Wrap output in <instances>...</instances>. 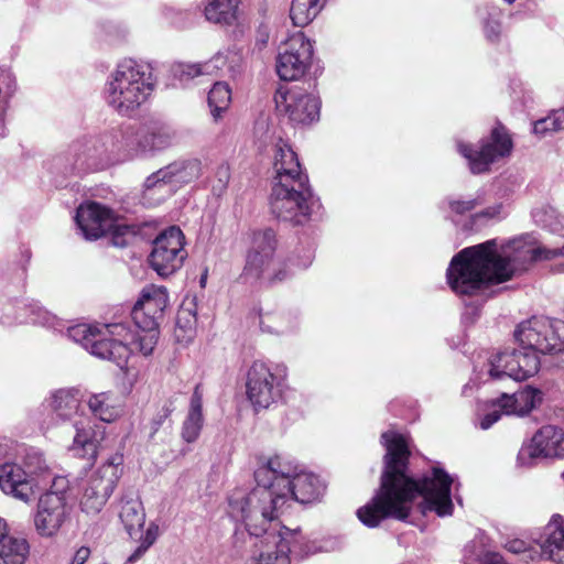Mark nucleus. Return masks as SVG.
Listing matches in <instances>:
<instances>
[{"label":"nucleus","mask_w":564,"mask_h":564,"mask_svg":"<svg viewBox=\"0 0 564 564\" xmlns=\"http://www.w3.org/2000/svg\"><path fill=\"white\" fill-rule=\"evenodd\" d=\"M381 442L387 449L384 470L376 495L357 510L361 523L376 528L389 518L406 521L414 508L423 516L431 511L440 517L452 514V477L434 467L417 482L406 475L410 451L405 437L388 431L382 433Z\"/></svg>","instance_id":"nucleus-1"},{"label":"nucleus","mask_w":564,"mask_h":564,"mask_svg":"<svg viewBox=\"0 0 564 564\" xmlns=\"http://www.w3.org/2000/svg\"><path fill=\"white\" fill-rule=\"evenodd\" d=\"M564 257L560 248L538 246L532 234L499 245L497 239L465 248L451 261L447 282L459 295H473L489 282H505L527 263Z\"/></svg>","instance_id":"nucleus-2"},{"label":"nucleus","mask_w":564,"mask_h":564,"mask_svg":"<svg viewBox=\"0 0 564 564\" xmlns=\"http://www.w3.org/2000/svg\"><path fill=\"white\" fill-rule=\"evenodd\" d=\"M166 305L165 289L148 285L131 312L135 329L123 323L79 324L69 327L67 335L91 355L123 368L131 354L149 356L153 352L159 339V319L162 318Z\"/></svg>","instance_id":"nucleus-3"},{"label":"nucleus","mask_w":564,"mask_h":564,"mask_svg":"<svg viewBox=\"0 0 564 564\" xmlns=\"http://www.w3.org/2000/svg\"><path fill=\"white\" fill-rule=\"evenodd\" d=\"M518 348L494 355L486 365L491 379L525 380L538 373L539 355L564 351V322L533 316L517 325L513 332Z\"/></svg>","instance_id":"nucleus-4"},{"label":"nucleus","mask_w":564,"mask_h":564,"mask_svg":"<svg viewBox=\"0 0 564 564\" xmlns=\"http://www.w3.org/2000/svg\"><path fill=\"white\" fill-rule=\"evenodd\" d=\"M284 506L285 496L278 495L274 485L257 482L251 491L237 489L229 497L230 516L242 521L247 531L254 536H262L281 524L276 519Z\"/></svg>","instance_id":"nucleus-5"},{"label":"nucleus","mask_w":564,"mask_h":564,"mask_svg":"<svg viewBox=\"0 0 564 564\" xmlns=\"http://www.w3.org/2000/svg\"><path fill=\"white\" fill-rule=\"evenodd\" d=\"M254 479L258 484L274 485L278 495L285 496V506L290 501L314 502L324 492V485L317 476L297 473V466L282 455L262 460L254 470Z\"/></svg>","instance_id":"nucleus-6"},{"label":"nucleus","mask_w":564,"mask_h":564,"mask_svg":"<svg viewBox=\"0 0 564 564\" xmlns=\"http://www.w3.org/2000/svg\"><path fill=\"white\" fill-rule=\"evenodd\" d=\"M151 67L132 58L120 62L106 84L107 104L120 115L140 108L154 90Z\"/></svg>","instance_id":"nucleus-7"},{"label":"nucleus","mask_w":564,"mask_h":564,"mask_svg":"<svg viewBox=\"0 0 564 564\" xmlns=\"http://www.w3.org/2000/svg\"><path fill=\"white\" fill-rule=\"evenodd\" d=\"M314 205L308 181L273 182L270 209L276 218L301 225L308 218Z\"/></svg>","instance_id":"nucleus-8"},{"label":"nucleus","mask_w":564,"mask_h":564,"mask_svg":"<svg viewBox=\"0 0 564 564\" xmlns=\"http://www.w3.org/2000/svg\"><path fill=\"white\" fill-rule=\"evenodd\" d=\"M202 174L198 159L176 161L152 173L144 182V198L161 203L180 186L197 180Z\"/></svg>","instance_id":"nucleus-9"},{"label":"nucleus","mask_w":564,"mask_h":564,"mask_svg":"<svg viewBox=\"0 0 564 564\" xmlns=\"http://www.w3.org/2000/svg\"><path fill=\"white\" fill-rule=\"evenodd\" d=\"M303 534L299 529H289L276 524L262 535L258 554L250 564H291V554L307 556L310 551L302 549Z\"/></svg>","instance_id":"nucleus-10"},{"label":"nucleus","mask_w":564,"mask_h":564,"mask_svg":"<svg viewBox=\"0 0 564 564\" xmlns=\"http://www.w3.org/2000/svg\"><path fill=\"white\" fill-rule=\"evenodd\" d=\"M175 137V131L170 126L154 122L137 132L132 130L120 132L116 142L112 143V151L126 158H132L141 153L163 150L173 143Z\"/></svg>","instance_id":"nucleus-11"},{"label":"nucleus","mask_w":564,"mask_h":564,"mask_svg":"<svg viewBox=\"0 0 564 564\" xmlns=\"http://www.w3.org/2000/svg\"><path fill=\"white\" fill-rule=\"evenodd\" d=\"M512 147L508 131L501 126L494 128L490 135L481 140L477 148L460 141L457 142V150L467 160L473 174L489 171L492 163L510 155Z\"/></svg>","instance_id":"nucleus-12"},{"label":"nucleus","mask_w":564,"mask_h":564,"mask_svg":"<svg viewBox=\"0 0 564 564\" xmlns=\"http://www.w3.org/2000/svg\"><path fill=\"white\" fill-rule=\"evenodd\" d=\"M52 487V490L40 498L34 518L36 531L43 536L54 535L67 520L70 511L65 497L66 479L54 478Z\"/></svg>","instance_id":"nucleus-13"},{"label":"nucleus","mask_w":564,"mask_h":564,"mask_svg":"<svg viewBox=\"0 0 564 564\" xmlns=\"http://www.w3.org/2000/svg\"><path fill=\"white\" fill-rule=\"evenodd\" d=\"M182 230L172 226L163 230L153 241L150 264L161 276H169L180 270L187 252Z\"/></svg>","instance_id":"nucleus-14"},{"label":"nucleus","mask_w":564,"mask_h":564,"mask_svg":"<svg viewBox=\"0 0 564 564\" xmlns=\"http://www.w3.org/2000/svg\"><path fill=\"white\" fill-rule=\"evenodd\" d=\"M313 57V45L302 32L291 35L280 47L275 69L282 80H297L308 69Z\"/></svg>","instance_id":"nucleus-15"},{"label":"nucleus","mask_w":564,"mask_h":564,"mask_svg":"<svg viewBox=\"0 0 564 564\" xmlns=\"http://www.w3.org/2000/svg\"><path fill=\"white\" fill-rule=\"evenodd\" d=\"M246 395L256 411L269 409L281 397V380L265 362L256 360L249 367Z\"/></svg>","instance_id":"nucleus-16"},{"label":"nucleus","mask_w":564,"mask_h":564,"mask_svg":"<svg viewBox=\"0 0 564 564\" xmlns=\"http://www.w3.org/2000/svg\"><path fill=\"white\" fill-rule=\"evenodd\" d=\"M274 99L278 110L294 124H310L319 117L318 98L302 87H280Z\"/></svg>","instance_id":"nucleus-17"},{"label":"nucleus","mask_w":564,"mask_h":564,"mask_svg":"<svg viewBox=\"0 0 564 564\" xmlns=\"http://www.w3.org/2000/svg\"><path fill=\"white\" fill-rule=\"evenodd\" d=\"M564 457V430L556 425H543L531 438V443L520 449L518 463L529 466L538 458Z\"/></svg>","instance_id":"nucleus-18"},{"label":"nucleus","mask_w":564,"mask_h":564,"mask_svg":"<svg viewBox=\"0 0 564 564\" xmlns=\"http://www.w3.org/2000/svg\"><path fill=\"white\" fill-rule=\"evenodd\" d=\"M278 246L274 230L265 228L258 230L252 236V245L247 256L243 274L259 279L271 265Z\"/></svg>","instance_id":"nucleus-19"},{"label":"nucleus","mask_w":564,"mask_h":564,"mask_svg":"<svg viewBox=\"0 0 564 564\" xmlns=\"http://www.w3.org/2000/svg\"><path fill=\"white\" fill-rule=\"evenodd\" d=\"M75 220L82 235L88 240H95L111 229L113 213L98 203H89L78 207Z\"/></svg>","instance_id":"nucleus-20"},{"label":"nucleus","mask_w":564,"mask_h":564,"mask_svg":"<svg viewBox=\"0 0 564 564\" xmlns=\"http://www.w3.org/2000/svg\"><path fill=\"white\" fill-rule=\"evenodd\" d=\"M37 487L39 481L31 480L20 463L13 460L0 465V488L6 495L28 502L36 495Z\"/></svg>","instance_id":"nucleus-21"},{"label":"nucleus","mask_w":564,"mask_h":564,"mask_svg":"<svg viewBox=\"0 0 564 564\" xmlns=\"http://www.w3.org/2000/svg\"><path fill=\"white\" fill-rule=\"evenodd\" d=\"M122 465L123 455L120 453L112 454L89 475L84 486L110 497L122 475Z\"/></svg>","instance_id":"nucleus-22"},{"label":"nucleus","mask_w":564,"mask_h":564,"mask_svg":"<svg viewBox=\"0 0 564 564\" xmlns=\"http://www.w3.org/2000/svg\"><path fill=\"white\" fill-rule=\"evenodd\" d=\"M274 182L290 183L293 181H308L302 173L296 153L282 139L275 144L273 156Z\"/></svg>","instance_id":"nucleus-23"},{"label":"nucleus","mask_w":564,"mask_h":564,"mask_svg":"<svg viewBox=\"0 0 564 564\" xmlns=\"http://www.w3.org/2000/svg\"><path fill=\"white\" fill-rule=\"evenodd\" d=\"M544 540L540 543V556L556 564H564V518L554 514L544 529Z\"/></svg>","instance_id":"nucleus-24"},{"label":"nucleus","mask_w":564,"mask_h":564,"mask_svg":"<svg viewBox=\"0 0 564 564\" xmlns=\"http://www.w3.org/2000/svg\"><path fill=\"white\" fill-rule=\"evenodd\" d=\"M500 406L506 414L525 415L542 402V392L532 387H527L511 395L502 394Z\"/></svg>","instance_id":"nucleus-25"},{"label":"nucleus","mask_w":564,"mask_h":564,"mask_svg":"<svg viewBox=\"0 0 564 564\" xmlns=\"http://www.w3.org/2000/svg\"><path fill=\"white\" fill-rule=\"evenodd\" d=\"M204 425L203 392L196 386L191 397L188 413L183 422L181 436L186 443H194Z\"/></svg>","instance_id":"nucleus-26"},{"label":"nucleus","mask_w":564,"mask_h":564,"mask_svg":"<svg viewBox=\"0 0 564 564\" xmlns=\"http://www.w3.org/2000/svg\"><path fill=\"white\" fill-rule=\"evenodd\" d=\"M88 408L102 422L111 423L122 413V400L119 395L111 392H100L89 397Z\"/></svg>","instance_id":"nucleus-27"},{"label":"nucleus","mask_w":564,"mask_h":564,"mask_svg":"<svg viewBox=\"0 0 564 564\" xmlns=\"http://www.w3.org/2000/svg\"><path fill=\"white\" fill-rule=\"evenodd\" d=\"M47 402L51 410L62 420H73L79 413L80 398L76 389L56 390Z\"/></svg>","instance_id":"nucleus-28"},{"label":"nucleus","mask_w":564,"mask_h":564,"mask_svg":"<svg viewBox=\"0 0 564 564\" xmlns=\"http://www.w3.org/2000/svg\"><path fill=\"white\" fill-rule=\"evenodd\" d=\"M240 0H207L204 14L214 23L232 25L239 17Z\"/></svg>","instance_id":"nucleus-29"},{"label":"nucleus","mask_w":564,"mask_h":564,"mask_svg":"<svg viewBox=\"0 0 564 564\" xmlns=\"http://www.w3.org/2000/svg\"><path fill=\"white\" fill-rule=\"evenodd\" d=\"M14 460L22 465L31 480L39 481V477L47 474L50 469L43 453L34 447H21Z\"/></svg>","instance_id":"nucleus-30"},{"label":"nucleus","mask_w":564,"mask_h":564,"mask_svg":"<svg viewBox=\"0 0 564 564\" xmlns=\"http://www.w3.org/2000/svg\"><path fill=\"white\" fill-rule=\"evenodd\" d=\"M74 427L76 434L73 440V444L69 449L77 456L85 457L87 455H94L96 452V434L88 426L87 419H78L74 421Z\"/></svg>","instance_id":"nucleus-31"},{"label":"nucleus","mask_w":564,"mask_h":564,"mask_svg":"<svg viewBox=\"0 0 564 564\" xmlns=\"http://www.w3.org/2000/svg\"><path fill=\"white\" fill-rule=\"evenodd\" d=\"M29 554L25 539L7 535L0 539V564H24Z\"/></svg>","instance_id":"nucleus-32"},{"label":"nucleus","mask_w":564,"mask_h":564,"mask_svg":"<svg viewBox=\"0 0 564 564\" xmlns=\"http://www.w3.org/2000/svg\"><path fill=\"white\" fill-rule=\"evenodd\" d=\"M535 225L547 231L564 237V214L550 205H541L532 209Z\"/></svg>","instance_id":"nucleus-33"},{"label":"nucleus","mask_w":564,"mask_h":564,"mask_svg":"<svg viewBox=\"0 0 564 564\" xmlns=\"http://www.w3.org/2000/svg\"><path fill=\"white\" fill-rule=\"evenodd\" d=\"M119 517L130 535L141 529L145 522V513L138 498H122Z\"/></svg>","instance_id":"nucleus-34"},{"label":"nucleus","mask_w":564,"mask_h":564,"mask_svg":"<svg viewBox=\"0 0 564 564\" xmlns=\"http://www.w3.org/2000/svg\"><path fill=\"white\" fill-rule=\"evenodd\" d=\"M326 0H293L290 18L294 25L305 26L312 22L325 6Z\"/></svg>","instance_id":"nucleus-35"},{"label":"nucleus","mask_w":564,"mask_h":564,"mask_svg":"<svg viewBox=\"0 0 564 564\" xmlns=\"http://www.w3.org/2000/svg\"><path fill=\"white\" fill-rule=\"evenodd\" d=\"M231 102V90L227 83H215L208 94V105L213 118L217 121L221 118Z\"/></svg>","instance_id":"nucleus-36"},{"label":"nucleus","mask_w":564,"mask_h":564,"mask_svg":"<svg viewBox=\"0 0 564 564\" xmlns=\"http://www.w3.org/2000/svg\"><path fill=\"white\" fill-rule=\"evenodd\" d=\"M464 564H508L503 557L494 551L486 550L480 543L473 541L467 544L464 553Z\"/></svg>","instance_id":"nucleus-37"},{"label":"nucleus","mask_w":564,"mask_h":564,"mask_svg":"<svg viewBox=\"0 0 564 564\" xmlns=\"http://www.w3.org/2000/svg\"><path fill=\"white\" fill-rule=\"evenodd\" d=\"M564 129V108L553 110L547 117L533 123V133L545 137L549 133Z\"/></svg>","instance_id":"nucleus-38"},{"label":"nucleus","mask_w":564,"mask_h":564,"mask_svg":"<svg viewBox=\"0 0 564 564\" xmlns=\"http://www.w3.org/2000/svg\"><path fill=\"white\" fill-rule=\"evenodd\" d=\"M109 498L93 488L83 486V495L79 501L80 509L87 514L96 516L102 510Z\"/></svg>","instance_id":"nucleus-39"},{"label":"nucleus","mask_w":564,"mask_h":564,"mask_svg":"<svg viewBox=\"0 0 564 564\" xmlns=\"http://www.w3.org/2000/svg\"><path fill=\"white\" fill-rule=\"evenodd\" d=\"M107 234L111 235L112 243L115 246L124 247L135 235V230L132 226L127 225L113 215V226H111V229L107 231Z\"/></svg>","instance_id":"nucleus-40"},{"label":"nucleus","mask_w":564,"mask_h":564,"mask_svg":"<svg viewBox=\"0 0 564 564\" xmlns=\"http://www.w3.org/2000/svg\"><path fill=\"white\" fill-rule=\"evenodd\" d=\"M292 273L293 270L289 263L282 260H273L261 278L267 279L270 283H279L289 279Z\"/></svg>","instance_id":"nucleus-41"},{"label":"nucleus","mask_w":564,"mask_h":564,"mask_svg":"<svg viewBox=\"0 0 564 564\" xmlns=\"http://www.w3.org/2000/svg\"><path fill=\"white\" fill-rule=\"evenodd\" d=\"M486 14L487 18L484 25L485 35L489 41L495 42L500 35V23L498 19L501 15V11L495 6L486 7Z\"/></svg>","instance_id":"nucleus-42"},{"label":"nucleus","mask_w":564,"mask_h":564,"mask_svg":"<svg viewBox=\"0 0 564 564\" xmlns=\"http://www.w3.org/2000/svg\"><path fill=\"white\" fill-rule=\"evenodd\" d=\"M507 215L506 207L502 203H497L484 208L481 212L474 215V221L484 224L490 220H500Z\"/></svg>","instance_id":"nucleus-43"},{"label":"nucleus","mask_w":564,"mask_h":564,"mask_svg":"<svg viewBox=\"0 0 564 564\" xmlns=\"http://www.w3.org/2000/svg\"><path fill=\"white\" fill-rule=\"evenodd\" d=\"M174 76L177 77L182 82L194 79L198 76L204 75L202 63L198 64H189V63H180L173 68Z\"/></svg>","instance_id":"nucleus-44"},{"label":"nucleus","mask_w":564,"mask_h":564,"mask_svg":"<svg viewBox=\"0 0 564 564\" xmlns=\"http://www.w3.org/2000/svg\"><path fill=\"white\" fill-rule=\"evenodd\" d=\"M230 181V169L227 164H220L215 172V180L213 183V191L220 195Z\"/></svg>","instance_id":"nucleus-45"},{"label":"nucleus","mask_w":564,"mask_h":564,"mask_svg":"<svg viewBox=\"0 0 564 564\" xmlns=\"http://www.w3.org/2000/svg\"><path fill=\"white\" fill-rule=\"evenodd\" d=\"M501 403H503L501 398L492 402V409L480 419V429L488 430L501 417V414H506L503 409L500 406Z\"/></svg>","instance_id":"nucleus-46"},{"label":"nucleus","mask_w":564,"mask_h":564,"mask_svg":"<svg viewBox=\"0 0 564 564\" xmlns=\"http://www.w3.org/2000/svg\"><path fill=\"white\" fill-rule=\"evenodd\" d=\"M227 64V56L223 53H217L209 61L202 63L204 75H216Z\"/></svg>","instance_id":"nucleus-47"},{"label":"nucleus","mask_w":564,"mask_h":564,"mask_svg":"<svg viewBox=\"0 0 564 564\" xmlns=\"http://www.w3.org/2000/svg\"><path fill=\"white\" fill-rule=\"evenodd\" d=\"M506 549L511 553H523L525 558L534 560V556L539 554L536 550L529 549L523 540L514 539L506 543Z\"/></svg>","instance_id":"nucleus-48"},{"label":"nucleus","mask_w":564,"mask_h":564,"mask_svg":"<svg viewBox=\"0 0 564 564\" xmlns=\"http://www.w3.org/2000/svg\"><path fill=\"white\" fill-rule=\"evenodd\" d=\"M32 315L33 316L31 321L33 323L41 324L47 327H55L56 325V317L41 306H35L32 310Z\"/></svg>","instance_id":"nucleus-49"},{"label":"nucleus","mask_w":564,"mask_h":564,"mask_svg":"<svg viewBox=\"0 0 564 564\" xmlns=\"http://www.w3.org/2000/svg\"><path fill=\"white\" fill-rule=\"evenodd\" d=\"M480 204H481V202L478 198L467 199V200L455 199V200H449V208L452 212H454L458 215H464L465 213L475 209Z\"/></svg>","instance_id":"nucleus-50"},{"label":"nucleus","mask_w":564,"mask_h":564,"mask_svg":"<svg viewBox=\"0 0 564 564\" xmlns=\"http://www.w3.org/2000/svg\"><path fill=\"white\" fill-rule=\"evenodd\" d=\"M172 408L170 405H164L152 419L151 421V437L163 426L167 421L172 413Z\"/></svg>","instance_id":"nucleus-51"},{"label":"nucleus","mask_w":564,"mask_h":564,"mask_svg":"<svg viewBox=\"0 0 564 564\" xmlns=\"http://www.w3.org/2000/svg\"><path fill=\"white\" fill-rule=\"evenodd\" d=\"M159 536V527L155 523H150L145 533L141 536L140 543L150 549Z\"/></svg>","instance_id":"nucleus-52"},{"label":"nucleus","mask_w":564,"mask_h":564,"mask_svg":"<svg viewBox=\"0 0 564 564\" xmlns=\"http://www.w3.org/2000/svg\"><path fill=\"white\" fill-rule=\"evenodd\" d=\"M90 556V550L86 546H80L74 554L68 564H85Z\"/></svg>","instance_id":"nucleus-53"},{"label":"nucleus","mask_w":564,"mask_h":564,"mask_svg":"<svg viewBox=\"0 0 564 564\" xmlns=\"http://www.w3.org/2000/svg\"><path fill=\"white\" fill-rule=\"evenodd\" d=\"M148 550L149 547L140 543L135 551L129 556L128 561L131 563L138 561Z\"/></svg>","instance_id":"nucleus-54"},{"label":"nucleus","mask_w":564,"mask_h":564,"mask_svg":"<svg viewBox=\"0 0 564 564\" xmlns=\"http://www.w3.org/2000/svg\"><path fill=\"white\" fill-rule=\"evenodd\" d=\"M302 549H304L305 551H310V553H308L307 555H310V554H314V553H316L317 551H321V547H317V549H315V547H311V546L308 545V543H306L304 540L302 541Z\"/></svg>","instance_id":"nucleus-55"},{"label":"nucleus","mask_w":564,"mask_h":564,"mask_svg":"<svg viewBox=\"0 0 564 564\" xmlns=\"http://www.w3.org/2000/svg\"><path fill=\"white\" fill-rule=\"evenodd\" d=\"M7 533V524L3 519L0 518V539Z\"/></svg>","instance_id":"nucleus-56"},{"label":"nucleus","mask_w":564,"mask_h":564,"mask_svg":"<svg viewBox=\"0 0 564 564\" xmlns=\"http://www.w3.org/2000/svg\"><path fill=\"white\" fill-rule=\"evenodd\" d=\"M508 3H513L516 0H505Z\"/></svg>","instance_id":"nucleus-57"},{"label":"nucleus","mask_w":564,"mask_h":564,"mask_svg":"<svg viewBox=\"0 0 564 564\" xmlns=\"http://www.w3.org/2000/svg\"><path fill=\"white\" fill-rule=\"evenodd\" d=\"M181 319H182V317H181V315H178V318H177L178 324L181 323Z\"/></svg>","instance_id":"nucleus-58"}]
</instances>
